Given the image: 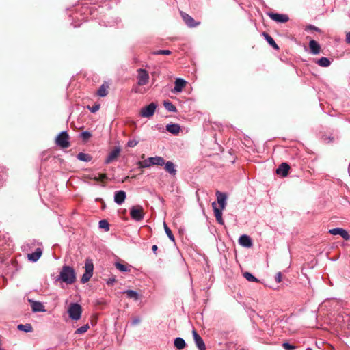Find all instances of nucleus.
Returning a JSON list of instances; mask_svg holds the SVG:
<instances>
[{
  "label": "nucleus",
  "mask_w": 350,
  "mask_h": 350,
  "mask_svg": "<svg viewBox=\"0 0 350 350\" xmlns=\"http://www.w3.org/2000/svg\"><path fill=\"white\" fill-rule=\"evenodd\" d=\"M57 280L65 282L67 284H72L76 281V273L75 269L68 265L62 267Z\"/></svg>",
  "instance_id": "1"
},
{
  "label": "nucleus",
  "mask_w": 350,
  "mask_h": 350,
  "mask_svg": "<svg viewBox=\"0 0 350 350\" xmlns=\"http://www.w3.org/2000/svg\"><path fill=\"white\" fill-rule=\"evenodd\" d=\"M69 317L75 321L80 319L82 313V308L77 303H71L68 309Z\"/></svg>",
  "instance_id": "2"
},
{
  "label": "nucleus",
  "mask_w": 350,
  "mask_h": 350,
  "mask_svg": "<svg viewBox=\"0 0 350 350\" xmlns=\"http://www.w3.org/2000/svg\"><path fill=\"white\" fill-rule=\"evenodd\" d=\"M69 137L66 131L61 132L56 137V144L62 148H66L70 146Z\"/></svg>",
  "instance_id": "3"
},
{
  "label": "nucleus",
  "mask_w": 350,
  "mask_h": 350,
  "mask_svg": "<svg viewBox=\"0 0 350 350\" xmlns=\"http://www.w3.org/2000/svg\"><path fill=\"white\" fill-rule=\"evenodd\" d=\"M137 84L140 86L146 85L150 79L148 72L144 68H139L137 70Z\"/></svg>",
  "instance_id": "4"
},
{
  "label": "nucleus",
  "mask_w": 350,
  "mask_h": 350,
  "mask_svg": "<svg viewBox=\"0 0 350 350\" xmlns=\"http://www.w3.org/2000/svg\"><path fill=\"white\" fill-rule=\"evenodd\" d=\"M157 105L155 103H151L145 107L142 108L140 111V116L143 118L152 117L156 110Z\"/></svg>",
  "instance_id": "5"
},
{
  "label": "nucleus",
  "mask_w": 350,
  "mask_h": 350,
  "mask_svg": "<svg viewBox=\"0 0 350 350\" xmlns=\"http://www.w3.org/2000/svg\"><path fill=\"white\" fill-rule=\"evenodd\" d=\"M144 209L141 206H132L130 211L131 217L133 219L139 221L144 218Z\"/></svg>",
  "instance_id": "6"
},
{
  "label": "nucleus",
  "mask_w": 350,
  "mask_h": 350,
  "mask_svg": "<svg viewBox=\"0 0 350 350\" xmlns=\"http://www.w3.org/2000/svg\"><path fill=\"white\" fill-rule=\"evenodd\" d=\"M192 335L196 347L198 350H206V345L202 338L197 333L195 329L192 331Z\"/></svg>",
  "instance_id": "7"
},
{
  "label": "nucleus",
  "mask_w": 350,
  "mask_h": 350,
  "mask_svg": "<svg viewBox=\"0 0 350 350\" xmlns=\"http://www.w3.org/2000/svg\"><path fill=\"white\" fill-rule=\"evenodd\" d=\"M217 196V203L220 206V209L224 210L226 206L227 195L225 193L217 191L215 193Z\"/></svg>",
  "instance_id": "8"
},
{
  "label": "nucleus",
  "mask_w": 350,
  "mask_h": 350,
  "mask_svg": "<svg viewBox=\"0 0 350 350\" xmlns=\"http://www.w3.org/2000/svg\"><path fill=\"white\" fill-rule=\"evenodd\" d=\"M329 232L333 235H340L345 240H349L350 239V235L348 234L347 231L341 228H335L330 229Z\"/></svg>",
  "instance_id": "9"
},
{
  "label": "nucleus",
  "mask_w": 350,
  "mask_h": 350,
  "mask_svg": "<svg viewBox=\"0 0 350 350\" xmlns=\"http://www.w3.org/2000/svg\"><path fill=\"white\" fill-rule=\"evenodd\" d=\"M29 302L31 304V310L33 312H45L46 309L42 302L29 299Z\"/></svg>",
  "instance_id": "10"
},
{
  "label": "nucleus",
  "mask_w": 350,
  "mask_h": 350,
  "mask_svg": "<svg viewBox=\"0 0 350 350\" xmlns=\"http://www.w3.org/2000/svg\"><path fill=\"white\" fill-rule=\"evenodd\" d=\"M212 207L213 208L214 215H215V219H216L217 221L219 224L223 225L224 224V219L222 218V211L223 210L219 209V208H217V204H216L215 202L212 203Z\"/></svg>",
  "instance_id": "11"
},
{
  "label": "nucleus",
  "mask_w": 350,
  "mask_h": 350,
  "mask_svg": "<svg viewBox=\"0 0 350 350\" xmlns=\"http://www.w3.org/2000/svg\"><path fill=\"white\" fill-rule=\"evenodd\" d=\"M181 16L185 24L189 27H195L200 24V23H196L194 19L186 13L181 12Z\"/></svg>",
  "instance_id": "12"
},
{
  "label": "nucleus",
  "mask_w": 350,
  "mask_h": 350,
  "mask_svg": "<svg viewBox=\"0 0 350 350\" xmlns=\"http://www.w3.org/2000/svg\"><path fill=\"white\" fill-rule=\"evenodd\" d=\"M239 243L241 246L247 248H250L252 246V241L251 238L246 234H243L239 237Z\"/></svg>",
  "instance_id": "13"
},
{
  "label": "nucleus",
  "mask_w": 350,
  "mask_h": 350,
  "mask_svg": "<svg viewBox=\"0 0 350 350\" xmlns=\"http://www.w3.org/2000/svg\"><path fill=\"white\" fill-rule=\"evenodd\" d=\"M126 197V194L125 191L122 190L117 191L114 194V202L117 204L121 205L125 201Z\"/></svg>",
  "instance_id": "14"
},
{
  "label": "nucleus",
  "mask_w": 350,
  "mask_h": 350,
  "mask_svg": "<svg viewBox=\"0 0 350 350\" xmlns=\"http://www.w3.org/2000/svg\"><path fill=\"white\" fill-rule=\"evenodd\" d=\"M269 16L272 20L278 23H286L288 21V16L286 14L271 13Z\"/></svg>",
  "instance_id": "15"
},
{
  "label": "nucleus",
  "mask_w": 350,
  "mask_h": 350,
  "mask_svg": "<svg viewBox=\"0 0 350 350\" xmlns=\"http://www.w3.org/2000/svg\"><path fill=\"white\" fill-rule=\"evenodd\" d=\"M185 84H186V81H185L184 79H180V78L176 79L174 82V88L172 90V92L178 93V92H182Z\"/></svg>",
  "instance_id": "16"
},
{
  "label": "nucleus",
  "mask_w": 350,
  "mask_h": 350,
  "mask_svg": "<svg viewBox=\"0 0 350 350\" xmlns=\"http://www.w3.org/2000/svg\"><path fill=\"white\" fill-rule=\"evenodd\" d=\"M289 169L290 167L288 164H287L286 163H282L279 165V167L276 170V173L277 174L280 175L282 177H286L288 174Z\"/></svg>",
  "instance_id": "17"
},
{
  "label": "nucleus",
  "mask_w": 350,
  "mask_h": 350,
  "mask_svg": "<svg viewBox=\"0 0 350 350\" xmlns=\"http://www.w3.org/2000/svg\"><path fill=\"white\" fill-rule=\"evenodd\" d=\"M42 254V250L40 248L36 249L35 252L28 254L27 258L28 260L31 262H36L39 258L41 257Z\"/></svg>",
  "instance_id": "18"
},
{
  "label": "nucleus",
  "mask_w": 350,
  "mask_h": 350,
  "mask_svg": "<svg viewBox=\"0 0 350 350\" xmlns=\"http://www.w3.org/2000/svg\"><path fill=\"white\" fill-rule=\"evenodd\" d=\"M120 152V149L119 148H116L113 150L107 157L105 163L106 164H109L114 161L119 155Z\"/></svg>",
  "instance_id": "19"
},
{
  "label": "nucleus",
  "mask_w": 350,
  "mask_h": 350,
  "mask_svg": "<svg viewBox=\"0 0 350 350\" xmlns=\"http://www.w3.org/2000/svg\"><path fill=\"white\" fill-rule=\"evenodd\" d=\"M309 47L312 54L317 55L320 53L321 46L317 41L314 40H310L309 42Z\"/></svg>",
  "instance_id": "20"
},
{
  "label": "nucleus",
  "mask_w": 350,
  "mask_h": 350,
  "mask_svg": "<svg viewBox=\"0 0 350 350\" xmlns=\"http://www.w3.org/2000/svg\"><path fill=\"white\" fill-rule=\"evenodd\" d=\"M164 165L165 171L168 172L170 175L175 176L176 174L177 170L173 162L169 161L165 162Z\"/></svg>",
  "instance_id": "21"
},
{
  "label": "nucleus",
  "mask_w": 350,
  "mask_h": 350,
  "mask_svg": "<svg viewBox=\"0 0 350 350\" xmlns=\"http://www.w3.org/2000/svg\"><path fill=\"white\" fill-rule=\"evenodd\" d=\"M152 165H163L165 164V160L163 157L159 156L151 157L150 160Z\"/></svg>",
  "instance_id": "22"
},
{
  "label": "nucleus",
  "mask_w": 350,
  "mask_h": 350,
  "mask_svg": "<svg viewBox=\"0 0 350 350\" xmlns=\"http://www.w3.org/2000/svg\"><path fill=\"white\" fill-rule=\"evenodd\" d=\"M174 345L177 348V349L182 350L185 347L186 342L183 338L177 337L174 339Z\"/></svg>",
  "instance_id": "23"
},
{
  "label": "nucleus",
  "mask_w": 350,
  "mask_h": 350,
  "mask_svg": "<svg viewBox=\"0 0 350 350\" xmlns=\"http://www.w3.org/2000/svg\"><path fill=\"white\" fill-rule=\"evenodd\" d=\"M166 130L172 134H178L180 132V127L178 124H171L166 126Z\"/></svg>",
  "instance_id": "24"
},
{
  "label": "nucleus",
  "mask_w": 350,
  "mask_h": 350,
  "mask_svg": "<svg viewBox=\"0 0 350 350\" xmlns=\"http://www.w3.org/2000/svg\"><path fill=\"white\" fill-rule=\"evenodd\" d=\"M115 266L116 269H118L120 271L123 273L129 272L131 271V265L122 264L120 262H116Z\"/></svg>",
  "instance_id": "25"
},
{
  "label": "nucleus",
  "mask_w": 350,
  "mask_h": 350,
  "mask_svg": "<svg viewBox=\"0 0 350 350\" xmlns=\"http://www.w3.org/2000/svg\"><path fill=\"white\" fill-rule=\"evenodd\" d=\"M77 158L84 162H89L92 159V157L90 154L84 152H79L77 155Z\"/></svg>",
  "instance_id": "26"
},
{
  "label": "nucleus",
  "mask_w": 350,
  "mask_h": 350,
  "mask_svg": "<svg viewBox=\"0 0 350 350\" xmlns=\"http://www.w3.org/2000/svg\"><path fill=\"white\" fill-rule=\"evenodd\" d=\"M85 273L93 274L94 265L91 260L87 259L85 263Z\"/></svg>",
  "instance_id": "27"
},
{
  "label": "nucleus",
  "mask_w": 350,
  "mask_h": 350,
  "mask_svg": "<svg viewBox=\"0 0 350 350\" xmlns=\"http://www.w3.org/2000/svg\"><path fill=\"white\" fill-rule=\"evenodd\" d=\"M163 106L164 107L170 112H176L177 109L175 107V105L170 101L165 100L163 102Z\"/></svg>",
  "instance_id": "28"
},
{
  "label": "nucleus",
  "mask_w": 350,
  "mask_h": 350,
  "mask_svg": "<svg viewBox=\"0 0 350 350\" xmlns=\"http://www.w3.org/2000/svg\"><path fill=\"white\" fill-rule=\"evenodd\" d=\"M263 36L265 38V40H267V42L271 45L272 46L274 49H278V46L277 45V44L275 43V42L274 41L273 38L270 36L268 33H263Z\"/></svg>",
  "instance_id": "29"
},
{
  "label": "nucleus",
  "mask_w": 350,
  "mask_h": 350,
  "mask_svg": "<svg viewBox=\"0 0 350 350\" xmlns=\"http://www.w3.org/2000/svg\"><path fill=\"white\" fill-rule=\"evenodd\" d=\"M18 329L20 331H23L26 333L31 332L33 330L32 326L29 323H26L25 325L20 324L17 327Z\"/></svg>",
  "instance_id": "30"
},
{
  "label": "nucleus",
  "mask_w": 350,
  "mask_h": 350,
  "mask_svg": "<svg viewBox=\"0 0 350 350\" xmlns=\"http://www.w3.org/2000/svg\"><path fill=\"white\" fill-rule=\"evenodd\" d=\"M124 293L126 295L128 298L133 299L135 300H137L139 299V294L133 290H127L124 291Z\"/></svg>",
  "instance_id": "31"
},
{
  "label": "nucleus",
  "mask_w": 350,
  "mask_h": 350,
  "mask_svg": "<svg viewBox=\"0 0 350 350\" xmlns=\"http://www.w3.org/2000/svg\"><path fill=\"white\" fill-rule=\"evenodd\" d=\"M317 63L320 66L327 67L330 65L331 62L327 57H323L320 58L319 59H318Z\"/></svg>",
  "instance_id": "32"
},
{
  "label": "nucleus",
  "mask_w": 350,
  "mask_h": 350,
  "mask_svg": "<svg viewBox=\"0 0 350 350\" xmlns=\"http://www.w3.org/2000/svg\"><path fill=\"white\" fill-rule=\"evenodd\" d=\"M150 157H148L147 159H145L142 161L138 162V165L141 168H148L152 166L151 161H150Z\"/></svg>",
  "instance_id": "33"
},
{
  "label": "nucleus",
  "mask_w": 350,
  "mask_h": 350,
  "mask_svg": "<svg viewBox=\"0 0 350 350\" xmlns=\"http://www.w3.org/2000/svg\"><path fill=\"white\" fill-rule=\"evenodd\" d=\"M163 225H164V230H165V232L167 234V236L168 237V238L172 241H174L175 239H174V237L172 234V232L171 231V230L169 228V227L166 225L165 222L163 223Z\"/></svg>",
  "instance_id": "34"
},
{
  "label": "nucleus",
  "mask_w": 350,
  "mask_h": 350,
  "mask_svg": "<svg viewBox=\"0 0 350 350\" xmlns=\"http://www.w3.org/2000/svg\"><path fill=\"white\" fill-rule=\"evenodd\" d=\"M243 276L249 282H258V280L249 272H245Z\"/></svg>",
  "instance_id": "35"
},
{
  "label": "nucleus",
  "mask_w": 350,
  "mask_h": 350,
  "mask_svg": "<svg viewBox=\"0 0 350 350\" xmlns=\"http://www.w3.org/2000/svg\"><path fill=\"white\" fill-rule=\"evenodd\" d=\"M89 328H90V326L87 323V324L80 327L79 328H77L75 331V334H84L88 330Z\"/></svg>",
  "instance_id": "36"
},
{
  "label": "nucleus",
  "mask_w": 350,
  "mask_h": 350,
  "mask_svg": "<svg viewBox=\"0 0 350 350\" xmlns=\"http://www.w3.org/2000/svg\"><path fill=\"white\" fill-rule=\"evenodd\" d=\"M98 95L100 97H104L107 94V87L105 85H102L97 92Z\"/></svg>",
  "instance_id": "37"
},
{
  "label": "nucleus",
  "mask_w": 350,
  "mask_h": 350,
  "mask_svg": "<svg viewBox=\"0 0 350 350\" xmlns=\"http://www.w3.org/2000/svg\"><path fill=\"white\" fill-rule=\"evenodd\" d=\"M99 228L104 229L105 231H109V224L107 220L103 219L99 221Z\"/></svg>",
  "instance_id": "38"
},
{
  "label": "nucleus",
  "mask_w": 350,
  "mask_h": 350,
  "mask_svg": "<svg viewBox=\"0 0 350 350\" xmlns=\"http://www.w3.org/2000/svg\"><path fill=\"white\" fill-rule=\"evenodd\" d=\"M92 276V274H90L88 273H84L81 279V283L85 284V283L88 282L90 280Z\"/></svg>",
  "instance_id": "39"
},
{
  "label": "nucleus",
  "mask_w": 350,
  "mask_h": 350,
  "mask_svg": "<svg viewBox=\"0 0 350 350\" xmlns=\"http://www.w3.org/2000/svg\"><path fill=\"white\" fill-rule=\"evenodd\" d=\"M282 347H284V349L285 350H294L296 349V347L293 345H291L290 343L288 342H284L282 344Z\"/></svg>",
  "instance_id": "40"
},
{
  "label": "nucleus",
  "mask_w": 350,
  "mask_h": 350,
  "mask_svg": "<svg viewBox=\"0 0 350 350\" xmlns=\"http://www.w3.org/2000/svg\"><path fill=\"white\" fill-rule=\"evenodd\" d=\"M172 52L170 50H158L154 53L155 55H170Z\"/></svg>",
  "instance_id": "41"
},
{
  "label": "nucleus",
  "mask_w": 350,
  "mask_h": 350,
  "mask_svg": "<svg viewBox=\"0 0 350 350\" xmlns=\"http://www.w3.org/2000/svg\"><path fill=\"white\" fill-rule=\"evenodd\" d=\"M107 178L105 174H100L98 176H94L93 179L96 181H103Z\"/></svg>",
  "instance_id": "42"
},
{
  "label": "nucleus",
  "mask_w": 350,
  "mask_h": 350,
  "mask_svg": "<svg viewBox=\"0 0 350 350\" xmlns=\"http://www.w3.org/2000/svg\"><path fill=\"white\" fill-rule=\"evenodd\" d=\"M138 144V141L136 139H130L127 142V146L129 147H135Z\"/></svg>",
  "instance_id": "43"
},
{
  "label": "nucleus",
  "mask_w": 350,
  "mask_h": 350,
  "mask_svg": "<svg viewBox=\"0 0 350 350\" xmlns=\"http://www.w3.org/2000/svg\"><path fill=\"white\" fill-rule=\"evenodd\" d=\"M81 137L84 139H88L91 137V134L88 131H83L81 133Z\"/></svg>",
  "instance_id": "44"
},
{
  "label": "nucleus",
  "mask_w": 350,
  "mask_h": 350,
  "mask_svg": "<svg viewBox=\"0 0 350 350\" xmlns=\"http://www.w3.org/2000/svg\"><path fill=\"white\" fill-rule=\"evenodd\" d=\"M99 108H100V106L98 105H95L92 106V107H90V110L91 112L95 113L97 111H98Z\"/></svg>",
  "instance_id": "45"
},
{
  "label": "nucleus",
  "mask_w": 350,
  "mask_h": 350,
  "mask_svg": "<svg viewBox=\"0 0 350 350\" xmlns=\"http://www.w3.org/2000/svg\"><path fill=\"white\" fill-rule=\"evenodd\" d=\"M116 282V278H109L107 280V284L109 285V286H112L114 282Z\"/></svg>",
  "instance_id": "46"
},
{
  "label": "nucleus",
  "mask_w": 350,
  "mask_h": 350,
  "mask_svg": "<svg viewBox=\"0 0 350 350\" xmlns=\"http://www.w3.org/2000/svg\"><path fill=\"white\" fill-rule=\"evenodd\" d=\"M140 323V319L138 317L134 318L131 321L132 325H136Z\"/></svg>",
  "instance_id": "47"
},
{
  "label": "nucleus",
  "mask_w": 350,
  "mask_h": 350,
  "mask_svg": "<svg viewBox=\"0 0 350 350\" xmlns=\"http://www.w3.org/2000/svg\"><path fill=\"white\" fill-rule=\"evenodd\" d=\"M306 29H310V30H314V31H320V29L318 27H315V26H314L312 25H308Z\"/></svg>",
  "instance_id": "48"
},
{
  "label": "nucleus",
  "mask_w": 350,
  "mask_h": 350,
  "mask_svg": "<svg viewBox=\"0 0 350 350\" xmlns=\"http://www.w3.org/2000/svg\"><path fill=\"white\" fill-rule=\"evenodd\" d=\"M282 280V274L280 272H278L275 275V281L279 283Z\"/></svg>",
  "instance_id": "49"
},
{
  "label": "nucleus",
  "mask_w": 350,
  "mask_h": 350,
  "mask_svg": "<svg viewBox=\"0 0 350 350\" xmlns=\"http://www.w3.org/2000/svg\"><path fill=\"white\" fill-rule=\"evenodd\" d=\"M346 41L348 43H350V31L346 35Z\"/></svg>",
  "instance_id": "50"
},
{
  "label": "nucleus",
  "mask_w": 350,
  "mask_h": 350,
  "mask_svg": "<svg viewBox=\"0 0 350 350\" xmlns=\"http://www.w3.org/2000/svg\"><path fill=\"white\" fill-rule=\"evenodd\" d=\"M158 247L156 245H152V250L154 252H155L157 250Z\"/></svg>",
  "instance_id": "51"
},
{
  "label": "nucleus",
  "mask_w": 350,
  "mask_h": 350,
  "mask_svg": "<svg viewBox=\"0 0 350 350\" xmlns=\"http://www.w3.org/2000/svg\"><path fill=\"white\" fill-rule=\"evenodd\" d=\"M3 185V180L2 179L0 178V187Z\"/></svg>",
  "instance_id": "52"
}]
</instances>
